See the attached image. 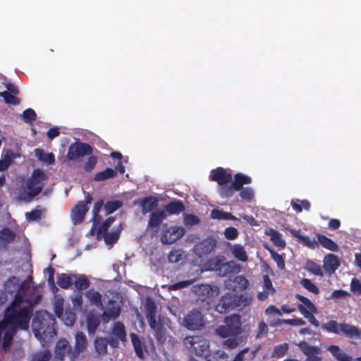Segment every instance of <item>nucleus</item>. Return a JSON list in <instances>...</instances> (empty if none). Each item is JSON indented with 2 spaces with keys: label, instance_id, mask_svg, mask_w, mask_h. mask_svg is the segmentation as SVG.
Returning <instances> with one entry per match:
<instances>
[{
  "label": "nucleus",
  "instance_id": "f257e3e1",
  "mask_svg": "<svg viewBox=\"0 0 361 361\" xmlns=\"http://www.w3.org/2000/svg\"><path fill=\"white\" fill-rule=\"evenodd\" d=\"M40 300L41 295H37L33 302H28L27 306H23L24 296L17 293L5 310L4 319L0 322V330L4 332L8 326L22 330L28 329L33 307Z\"/></svg>",
  "mask_w": 361,
  "mask_h": 361
},
{
  "label": "nucleus",
  "instance_id": "f03ea898",
  "mask_svg": "<svg viewBox=\"0 0 361 361\" xmlns=\"http://www.w3.org/2000/svg\"><path fill=\"white\" fill-rule=\"evenodd\" d=\"M224 325L219 326L215 329L217 336L222 338H226L223 342L224 347L233 349L240 343L238 336L242 334L241 316L238 314H233L224 319Z\"/></svg>",
  "mask_w": 361,
  "mask_h": 361
},
{
  "label": "nucleus",
  "instance_id": "7ed1b4c3",
  "mask_svg": "<svg viewBox=\"0 0 361 361\" xmlns=\"http://www.w3.org/2000/svg\"><path fill=\"white\" fill-rule=\"evenodd\" d=\"M54 317L45 310L37 311L32 322V329L37 338L46 342L56 335Z\"/></svg>",
  "mask_w": 361,
  "mask_h": 361
},
{
  "label": "nucleus",
  "instance_id": "20e7f679",
  "mask_svg": "<svg viewBox=\"0 0 361 361\" xmlns=\"http://www.w3.org/2000/svg\"><path fill=\"white\" fill-rule=\"evenodd\" d=\"M252 299V295L249 293L240 294L227 293L221 297L214 310L219 314H226L234 310H242L250 305Z\"/></svg>",
  "mask_w": 361,
  "mask_h": 361
},
{
  "label": "nucleus",
  "instance_id": "39448f33",
  "mask_svg": "<svg viewBox=\"0 0 361 361\" xmlns=\"http://www.w3.org/2000/svg\"><path fill=\"white\" fill-rule=\"evenodd\" d=\"M184 345L190 353L198 357H206L209 350V341L202 335L186 336Z\"/></svg>",
  "mask_w": 361,
  "mask_h": 361
},
{
  "label": "nucleus",
  "instance_id": "423d86ee",
  "mask_svg": "<svg viewBox=\"0 0 361 361\" xmlns=\"http://www.w3.org/2000/svg\"><path fill=\"white\" fill-rule=\"evenodd\" d=\"M145 316L150 328L154 331L155 336L159 341H164V331L162 324L156 320L157 305L152 300H148L145 305Z\"/></svg>",
  "mask_w": 361,
  "mask_h": 361
},
{
  "label": "nucleus",
  "instance_id": "0eeeda50",
  "mask_svg": "<svg viewBox=\"0 0 361 361\" xmlns=\"http://www.w3.org/2000/svg\"><path fill=\"white\" fill-rule=\"evenodd\" d=\"M191 290L195 295L197 301L205 302L208 307L219 292L217 286L203 283L193 286Z\"/></svg>",
  "mask_w": 361,
  "mask_h": 361
},
{
  "label": "nucleus",
  "instance_id": "6e6552de",
  "mask_svg": "<svg viewBox=\"0 0 361 361\" xmlns=\"http://www.w3.org/2000/svg\"><path fill=\"white\" fill-rule=\"evenodd\" d=\"M252 183L251 177L241 173L234 175V179L230 186L219 187L218 192L223 198H229L232 197L235 191H239L244 188V185H248Z\"/></svg>",
  "mask_w": 361,
  "mask_h": 361
},
{
  "label": "nucleus",
  "instance_id": "1a4fd4ad",
  "mask_svg": "<svg viewBox=\"0 0 361 361\" xmlns=\"http://www.w3.org/2000/svg\"><path fill=\"white\" fill-rule=\"evenodd\" d=\"M207 269L215 271L221 276H226L233 272L232 262H226V257L222 255H217L209 259L206 264Z\"/></svg>",
  "mask_w": 361,
  "mask_h": 361
},
{
  "label": "nucleus",
  "instance_id": "9d476101",
  "mask_svg": "<svg viewBox=\"0 0 361 361\" xmlns=\"http://www.w3.org/2000/svg\"><path fill=\"white\" fill-rule=\"evenodd\" d=\"M46 179L47 176L43 171L38 169H35L27 183L28 195L31 197H34L39 195L44 185V181Z\"/></svg>",
  "mask_w": 361,
  "mask_h": 361
},
{
  "label": "nucleus",
  "instance_id": "9b49d317",
  "mask_svg": "<svg viewBox=\"0 0 361 361\" xmlns=\"http://www.w3.org/2000/svg\"><path fill=\"white\" fill-rule=\"evenodd\" d=\"M183 326L190 331L200 330L204 327L205 322L204 316L197 308H195L188 312L183 318Z\"/></svg>",
  "mask_w": 361,
  "mask_h": 361
},
{
  "label": "nucleus",
  "instance_id": "f8f14e48",
  "mask_svg": "<svg viewBox=\"0 0 361 361\" xmlns=\"http://www.w3.org/2000/svg\"><path fill=\"white\" fill-rule=\"evenodd\" d=\"M322 329L329 333L335 334H343L345 337H351L355 335L356 329L353 325L347 324L345 322L338 323L336 320H330L326 323L322 325Z\"/></svg>",
  "mask_w": 361,
  "mask_h": 361
},
{
  "label": "nucleus",
  "instance_id": "ddd939ff",
  "mask_svg": "<svg viewBox=\"0 0 361 361\" xmlns=\"http://www.w3.org/2000/svg\"><path fill=\"white\" fill-rule=\"evenodd\" d=\"M92 200V195L87 193L85 200L78 202L71 209V219L73 224L76 225L83 221L89 210L87 204H90Z\"/></svg>",
  "mask_w": 361,
  "mask_h": 361
},
{
  "label": "nucleus",
  "instance_id": "4468645a",
  "mask_svg": "<svg viewBox=\"0 0 361 361\" xmlns=\"http://www.w3.org/2000/svg\"><path fill=\"white\" fill-rule=\"evenodd\" d=\"M92 153V149L89 144L76 142L69 146L66 157L70 161H76Z\"/></svg>",
  "mask_w": 361,
  "mask_h": 361
},
{
  "label": "nucleus",
  "instance_id": "2eb2a0df",
  "mask_svg": "<svg viewBox=\"0 0 361 361\" xmlns=\"http://www.w3.org/2000/svg\"><path fill=\"white\" fill-rule=\"evenodd\" d=\"M185 228L182 226H171L166 229L161 236L163 244L170 245L181 238L185 234Z\"/></svg>",
  "mask_w": 361,
  "mask_h": 361
},
{
  "label": "nucleus",
  "instance_id": "dca6fc26",
  "mask_svg": "<svg viewBox=\"0 0 361 361\" xmlns=\"http://www.w3.org/2000/svg\"><path fill=\"white\" fill-rule=\"evenodd\" d=\"M210 178L216 182L219 187L230 186L232 180V174L222 167H218L211 171Z\"/></svg>",
  "mask_w": 361,
  "mask_h": 361
},
{
  "label": "nucleus",
  "instance_id": "f3484780",
  "mask_svg": "<svg viewBox=\"0 0 361 361\" xmlns=\"http://www.w3.org/2000/svg\"><path fill=\"white\" fill-rule=\"evenodd\" d=\"M75 347L72 352H70V360H75L80 353H83L87 347V340L84 333L78 331L75 336Z\"/></svg>",
  "mask_w": 361,
  "mask_h": 361
},
{
  "label": "nucleus",
  "instance_id": "a211bd4d",
  "mask_svg": "<svg viewBox=\"0 0 361 361\" xmlns=\"http://www.w3.org/2000/svg\"><path fill=\"white\" fill-rule=\"evenodd\" d=\"M216 245V241L213 238L202 240L194 246L195 253L200 257L210 254Z\"/></svg>",
  "mask_w": 361,
  "mask_h": 361
},
{
  "label": "nucleus",
  "instance_id": "6ab92c4d",
  "mask_svg": "<svg viewBox=\"0 0 361 361\" xmlns=\"http://www.w3.org/2000/svg\"><path fill=\"white\" fill-rule=\"evenodd\" d=\"M72 352L69 342L65 339L59 340L55 345L54 355L51 361H64L65 356L70 357Z\"/></svg>",
  "mask_w": 361,
  "mask_h": 361
},
{
  "label": "nucleus",
  "instance_id": "aec40b11",
  "mask_svg": "<svg viewBox=\"0 0 361 361\" xmlns=\"http://www.w3.org/2000/svg\"><path fill=\"white\" fill-rule=\"evenodd\" d=\"M121 309L120 305L114 300H109L106 310L102 314V319L106 323L111 319H117L121 314Z\"/></svg>",
  "mask_w": 361,
  "mask_h": 361
},
{
  "label": "nucleus",
  "instance_id": "412c9836",
  "mask_svg": "<svg viewBox=\"0 0 361 361\" xmlns=\"http://www.w3.org/2000/svg\"><path fill=\"white\" fill-rule=\"evenodd\" d=\"M159 200L157 197L149 195L142 198H139L133 201V204H139L142 209L143 214L152 211L158 206Z\"/></svg>",
  "mask_w": 361,
  "mask_h": 361
},
{
  "label": "nucleus",
  "instance_id": "4be33fe9",
  "mask_svg": "<svg viewBox=\"0 0 361 361\" xmlns=\"http://www.w3.org/2000/svg\"><path fill=\"white\" fill-rule=\"evenodd\" d=\"M341 263L338 257L334 254H327L324 256L323 260V268L326 274L331 276L340 267Z\"/></svg>",
  "mask_w": 361,
  "mask_h": 361
},
{
  "label": "nucleus",
  "instance_id": "5701e85b",
  "mask_svg": "<svg viewBox=\"0 0 361 361\" xmlns=\"http://www.w3.org/2000/svg\"><path fill=\"white\" fill-rule=\"evenodd\" d=\"M109 344L112 348L118 347V343L116 340L109 338H96L94 340V348L99 355H104L107 352V345Z\"/></svg>",
  "mask_w": 361,
  "mask_h": 361
},
{
  "label": "nucleus",
  "instance_id": "b1692460",
  "mask_svg": "<svg viewBox=\"0 0 361 361\" xmlns=\"http://www.w3.org/2000/svg\"><path fill=\"white\" fill-rule=\"evenodd\" d=\"M109 338L116 340L118 344L120 341H126V331L122 322H116L114 324Z\"/></svg>",
  "mask_w": 361,
  "mask_h": 361
},
{
  "label": "nucleus",
  "instance_id": "393cba45",
  "mask_svg": "<svg viewBox=\"0 0 361 361\" xmlns=\"http://www.w3.org/2000/svg\"><path fill=\"white\" fill-rule=\"evenodd\" d=\"M167 218V214L166 212L164 210H156L152 211L149 216V219L148 221L147 228L156 229L157 231V228L162 223V221Z\"/></svg>",
  "mask_w": 361,
  "mask_h": 361
},
{
  "label": "nucleus",
  "instance_id": "a878e982",
  "mask_svg": "<svg viewBox=\"0 0 361 361\" xmlns=\"http://www.w3.org/2000/svg\"><path fill=\"white\" fill-rule=\"evenodd\" d=\"M326 350L331 354L333 357L337 361H353V357L346 353L338 345H330L327 347Z\"/></svg>",
  "mask_w": 361,
  "mask_h": 361
},
{
  "label": "nucleus",
  "instance_id": "bb28decb",
  "mask_svg": "<svg viewBox=\"0 0 361 361\" xmlns=\"http://www.w3.org/2000/svg\"><path fill=\"white\" fill-rule=\"evenodd\" d=\"M20 288L21 285L19 279L16 276H11L5 281L4 290L7 292L10 296H12L13 294L16 295L17 293H20L23 295Z\"/></svg>",
  "mask_w": 361,
  "mask_h": 361
},
{
  "label": "nucleus",
  "instance_id": "cd10ccee",
  "mask_svg": "<svg viewBox=\"0 0 361 361\" xmlns=\"http://www.w3.org/2000/svg\"><path fill=\"white\" fill-rule=\"evenodd\" d=\"M185 206L180 200L170 202L164 206V211L168 215L179 214L185 211Z\"/></svg>",
  "mask_w": 361,
  "mask_h": 361
},
{
  "label": "nucleus",
  "instance_id": "c85d7f7f",
  "mask_svg": "<svg viewBox=\"0 0 361 361\" xmlns=\"http://www.w3.org/2000/svg\"><path fill=\"white\" fill-rule=\"evenodd\" d=\"M300 350L307 357H316L322 353L319 347L310 345L307 342L303 341L298 344Z\"/></svg>",
  "mask_w": 361,
  "mask_h": 361
},
{
  "label": "nucleus",
  "instance_id": "c756f323",
  "mask_svg": "<svg viewBox=\"0 0 361 361\" xmlns=\"http://www.w3.org/2000/svg\"><path fill=\"white\" fill-rule=\"evenodd\" d=\"M317 238L320 245L326 250L333 252H338L339 247L338 245L331 238L323 234H317Z\"/></svg>",
  "mask_w": 361,
  "mask_h": 361
},
{
  "label": "nucleus",
  "instance_id": "7c9ffc66",
  "mask_svg": "<svg viewBox=\"0 0 361 361\" xmlns=\"http://www.w3.org/2000/svg\"><path fill=\"white\" fill-rule=\"evenodd\" d=\"M73 278L75 279L74 281V286L75 288L80 292L81 290H86L89 288L90 285V282L87 277L84 274H73Z\"/></svg>",
  "mask_w": 361,
  "mask_h": 361
},
{
  "label": "nucleus",
  "instance_id": "2f4dec72",
  "mask_svg": "<svg viewBox=\"0 0 361 361\" xmlns=\"http://www.w3.org/2000/svg\"><path fill=\"white\" fill-rule=\"evenodd\" d=\"M85 295L89 299L90 303L97 307H102V295L99 292L94 289H89L86 291Z\"/></svg>",
  "mask_w": 361,
  "mask_h": 361
},
{
  "label": "nucleus",
  "instance_id": "473e14b6",
  "mask_svg": "<svg viewBox=\"0 0 361 361\" xmlns=\"http://www.w3.org/2000/svg\"><path fill=\"white\" fill-rule=\"evenodd\" d=\"M210 216L212 219L218 220H237V218L231 213L218 209H212Z\"/></svg>",
  "mask_w": 361,
  "mask_h": 361
},
{
  "label": "nucleus",
  "instance_id": "72a5a7b5",
  "mask_svg": "<svg viewBox=\"0 0 361 361\" xmlns=\"http://www.w3.org/2000/svg\"><path fill=\"white\" fill-rule=\"evenodd\" d=\"M305 269L315 276L322 277L324 272L322 267L311 259H307L305 262Z\"/></svg>",
  "mask_w": 361,
  "mask_h": 361
},
{
  "label": "nucleus",
  "instance_id": "f704fd0d",
  "mask_svg": "<svg viewBox=\"0 0 361 361\" xmlns=\"http://www.w3.org/2000/svg\"><path fill=\"white\" fill-rule=\"evenodd\" d=\"M73 274H61L57 276V283L61 288L68 289L73 284Z\"/></svg>",
  "mask_w": 361,
  "mask_h": 361
},
{
  "label": "nucleus",
  "instance_id": "c9c22d12",
  "mask_svg": "<svg viewBox=\"0 0 361 361\" xmlns=\"http://www.w3.org/2000/svg\"><path fill=\"white\" fill-rule=\"evenodd\" d=\"M116 175V171L111 168H106L102 171L97 173L94 177L95 181H103L106 179L114 177Z\"/></svg>",
  "mask_w": 361,
  "mask_h": 361
},
{
  "label": "nucleus",
  "instance_id": "e433bc0d",
  "mask_svg": "<svg viewBox=\"0 0 361 361\" xmlns=\"http://www.w3.org/2000/svg\"><path fill=\"white\" fill-rule=\"evenodd\" d=\"M269 235L271 242L277 247L283 248L286 246V242L283 240L281 234L276 230L271 228Z\"/></svg>",
  "mask_w": 361,
  "mask_h": 361
},
{
  "label": "nucleus",
  "instance_id": "4c0bfd02",
  "mask_svg": "<svg viewBox=\"0 0 361 361\" xmlns=\"http://www.w3.org/2000/svg\"><path fill=\"white\" fill-rule=\"evenodd\" d=\"M35 154L39 160L48 164H54L55 162V157L52 153H47L43 149H36Z\"/></svg>",
  "mask_w": 361,
  "mask_h": 361
},
{
  "label": "nucleus",
  "instance_id": "58836bf2",
  "mask_svg": "<svg viewBox=\"0 0 361 361\" xmlns=\"http://www.w3.org/2000/svg\"><path fill=\"white\" fill-rule=\"evenodd\" d=\"M51 357L49 350L37 351L31 354L30 361H49Z\"/></svg>",
  "mask_w": 361,
  "mask_h": 361
},
{
  "label": "nucleus",
  "instance_id": "ea45409f",
  "mask_svg": "<svg viewBox=\"0 0 361 361\" xmlns=\"http://www.w3.org/2000/svg\"><path fill=\"white\" fill-rule=\"evenodd\" d=\"M298 310L301 312L303 316L308 319V321L315 327L319 326V321L313 315L314 312H309L302 305L299 304L298 305Z\"/></svg>",
  "mask_w": 361,
  "mask_h": 361
},
{
  "label": "nucleus",
  "instance_id": "a19ab883",
  "mask_svg": "<svg viewBox=\"0 0 361 361\" xmlns=\"http://www.w3.org/2000/svg\"><path fill=\"white\" fill-rule=\"evenodd\" d=\"M16 233L11 229L5 227L0 231V240L6 243H12L15 238Z\"/></svg>",
  "mask_w": 361,
  "mask_h": 361
},
{
  "label": "nucleus",
  "instance_id": "79ce46f5",
  "mask_svg": "<svg viewBox=\"0 0 361 361\" xmlns=\"http://www.w3.org/2000/svg\"><path fill=\"white\" fill-rule=\"evenodd\" d=\"M123 203L121 200L108 201L104 204V210L106 215H109L122 207Z\"/></svg>",
  "mask_w": 361,
  "mask_h": 361
},
{
  "label": "nucleus",
  "instance_id": "37998d69",
  "mask_svg": "<svg viewBox=\"0 0 361 361\" xmlns=\"http://www.w3.org/2000/svg\"><path fill=\"white\" fill-rule=\"evenodd\" d=\"M130 336L132 343L134 347L136 355H137L138 357L143 359L144 353L142 350V342L140 341V340L139 339L138 336L136 334H131Z\"/></svg>",
  "mask_w": 361,
  "mask_h": 361
},
{
  "label": "nucleus",
  "instance_id": "c03bdc74",
  "mask_svg": "<svg viewBox=\"0 0 361 361\" xmlns=\"http://www.w3.org/2000/svg\"><path fill=\"white\" fill-rule=\"evenodd\" d=\"M100 324L98 317L94 316H87V329L90 334H94Z\"/></svg>",
  "mask_w": 361,
  "mask_h": 361
},
{
  "label": "nucleus",
  "instance_id": "a18cd8bd",
  "mask_svg": "<svg viewBox=\"0 0 361 361\" xmlns=\"http://www.w3.org/2000/svg\"><path fill=\"white\" fill-rule=\"evenodd\" d=\"M232 253L233 256L242 262H245L247 260V255L244 247L238 244L234 245Z\"/></svg>",
  "mask_w": 361,
  "mask_h": 361
},
{
  "label": "nucleus",
  "instance_id": "49530a36",
  "mask_svg": "<svg viewBox=\"0 0 361 361\" xmlns=\"http://www.w3.org/2000/svg\"><path fill=\"white\" fill-rule=\"evenodd\" d=\"M295 298L302 303V305H304L309 312H317V310L315 305L309 298L299 293L295 295Z\"/></svg>",
  "mask_w": 361,
  "mask_h": 361
},
{
  "label": "nucleus",
  "instance_id": "de8ad7c7",
  "mask_svg": "<svg viewBox=\"0 0 361 361\" xmlns=\"http://www.w3.org/2000/svg\"><path fill=\"white\" fill-rule=\"evenodd\" d=\"M65 325L72 326L75 321V314L71 310H66L63 314L60 317Z\"/></svg>",
  "mask_w": 361,
  "mask_h": 361
},
{
  "label": "nucleus",
  "instance_id": "09e8293b",
  "mask_svg": "<svg viewBox=\"0 0 361 361\" xmlns=\"http://www.w3.org/2000/svg\"><path fill=\"white\" fill-rule=\"evenodd\" d=\"M239 191L242 200L250 202L254 199L255 191L251 187H245Z\"/></svg>",
  "mask_w": 361,
  "mask_h": 361
},
{
  "label": "nucleus",
  "instance_id": "8fccbe9b",
  "mask_svg": "<svg viewBox=\"0 0 361 361\" xmlns=\"http://www.w3.org/2000/svg\"><path fill=\"white\" fill-rule=\"evenodd\" d=\"M300 283L302 287L308 291L315 295H318L319 293V288L314 283H313L310 279H302Z\"/></svg>",
  "mask_w": 361,
  "mask_h": 361
},
{
  "label": "nucleus",
  "instance_id": "3c124183",
  "mask_svg": "<svg viewBox=\"0 0 361 361\" xmlns=\"http://www.w3.org/2000/svg\"><path fill=\"white\" fill-rule=\"evenodd\" d=\"M0 96L4 98V102L8 104L18 105L20 103L19 99L16 95L7 91L0 92Z\"/></svg>",
  "mask_w": 361,
  "mask_h": 361
},
{
  "label": "nucleus",
  "instance_id": "603ef678",
  "mask_svg": "<svg viewBox=\"0 0 361 361\" xmlns=\"http://www.w3.org/2000/svg\"><path fill=\"white\" fill-rule=\"evenodd\" d=\"M288 350V345L286 343L275 346L273 352V357H283Z\"/></svg>",
  "mask_w": 361,
  "mask_h": 361
},
{
  "label": "nucleus",
  "instance_id": "864d4df0",
  "mask_svg": "<svg viewBox=\"0 0 361 361\" xmlns=\"http://www.w3.org/2000/svg\"><path fill=\"white\" fill-rule=\"evenodd\" d=\"M270 254L272 257V259L275 261V262L277 264V267L280 269H285V261L282 255L277 253L273 250H270Z\"/></svg>",
  "mask_w": 361,
  "mask_h": 361
},
{
  "label": "nucleus",
  "instance_id": "5fc2aeb1",
  "mask_svg": "<svg viewBox=\"0 0 361 361\" xmlns=\"http://www.w3.org/2000/svg\"><path fill=\"white\" fill-rule=\"evenodd\" d=\"M233 281L240 290H246L249 286L248 280L243 275L237 276Z\"/></svg>",
  "mask_w": 361,
  "mask_h": 361
},
{
  "label": "nucleus",
  "instance_id": "6e6d98bb",
  "mask_svg": "<svg viewBox=\"0 0 361 361\" xmlns=\"http://www.w3.org/2000/svg\"><path fill=\"white\" fill-rule=\"evenodd\" d=\"M17 329H14V327H11V330H4V336L3 341V346L4 348H6V346L9 345L11 343L13 336L16 332Z\"/></svg>",
  "mask_w": 361,
  "mask_h": 361
},
{
  "label": "nucleus",
  "instance_id": "4d7b16f0",
  "mask_svg": "<svg viewBox=\"0 0 361 361\" xmlns=\"http://www.w3.org/2000/svg\"><path fill=\"white\" fill-rule=\"evenodd\" d=\"M114 218L112 216L108 217L98 228V234H106V232L111 226V224L114 222Z\"/></svg>",
  "mask_w": 361,
  "mask_h": 361
},
{
  "label": "nucleus",
  "instance_id": "13d9d810",
  "mask_svg": "<svg viewBox=\"0 0 361 361\" xmlns=\"http://www.w3.org/2000/svg\"><path fill=\"white\" fill-rule=\"evenodd\" d=\"M12 154H13L11 152L10 154L9 152H7L4 159L0 160V171L6 170L11 165L12 161Z\"/></svg>",
  "mask_w": 361,
  "mask_h": 361
},
{
  "label": "nucleus",
  "instance_id": "bf43d9fd",
  "mask_svg": "<svg viewBox=\"0 0 361 361\" xmlns=\"http://www.w3.org/2000/svg\"><path fill=\"white\" fill-rule=\"evenodd\" d=\"M42 212L40 209H33L30 212H27L26 219L30 221H38L42 218Z\"/></svg>",
  "mask_w": 361,
  "mask_h": 361
},
{
  "label": "nucleus",
  "instance_id": "052dcab7",
  "mask_svg": "<svg viewBox=\"0 0 361 361\" xmlns=\"http://www.w3.org/2000/svg\"><path fill=\"white\" fill-rule=\"evenodd\" d=\"M23 117L26 123H31L36 119L37 114L33 109L29 108L23 111Z\"/></svg>",
  "mask_w": 361,
  "mask_h": 361
},
{
  "label": "nucleus",
  "instance_id": "680f3d73",
  "mask_svg": "<svg viewBox=\"0 0 361 361\" xmlns=\"http://www.w3.org/2000/svg\"><path fill=\"white\" fill-rule=\"evenodd\" d=\"M238 231L237 228L230 226L225 229L224 235L228 240H235L238 236Z\"/></svg>",
  "mask_w": 361,
  "mask_h": 361
},
{
  "label": "nucleus",
  "instance_id": "e2e57ef3",
  "mask_svg": "<svg viewBox=\"0 0 361 361\" xmlns=\"http://www.w3.org/2000/svg\"><path fill=\"white\" fill-rule=\"evenodd\" d=\"M97 162V159L94 156H90L88 157L87 162L85 164L83 169L86 172L92 171L95 167Z\"/></svg>",
  "mask_w": 361,
  "mask_h": 361
},
{
  "label": "nucleus",
  "instance_id": "0e129e2a",
  "mask_svg": "<svg viewBox=\"0 0 361 361\" xmlns=\"http://www.w3.org/2000/svg\"><path fill=\"white\" fill-rule=\"evenodd\" d=\"M263 288L266 290L269 291L270 293H271V294H274L275 293V289L273 287L272 282L267 274H264L263 276Z\"/></svg>",
  "mask_w": 361,
  "mask_h": 361
},
{
  "label": "nucleus",
  "instance_id": "69168bd1",
  "mask_svg": "<svg viewBox=\"0 0 361 361\" xmlns=\"http://www.w3.org/2000/svg\"><path fill=\"white\" fill-rule=\"evenodd\" d=\"M192 283H193L192 280H185V281H178L177 283L172 284L170 286V289L173 290L182 289L183 288L189 286Z\"/></svg>",
  "mask_w": 361,
  "mask_h": 361
},
{
  "label": "nucleus",
  "instance_id": "338daca9",
  "mask_svg": "<svg viewBox=\"0 0 361 361\" xmlns=\"http://www.w3.org/2000/svg\"><path fill=\"white\" fill-rule=\"evenodd\" d=\"M72 304L75 308L81 309L82 307V293L78 291L72 298Z\"/></svg>",
  "mask_w": 361,
  "mask_h": 361
},
{
  "label": "nucleus",
  "instance_id": "774afa93",
  "mask_svg": "<svg viewBox=\"0 0 361 361\" xmlns=\"http://www.w3.org/2000/svg\"><path fill=\"white\" fill-rule=\"evenodd\" d=\"M350 288L353 293L361 294V282L357 279H353L350 283Z\"/></svg>",
  "mask_w": 361,
  "mask_h": 361
}]
</instances>
